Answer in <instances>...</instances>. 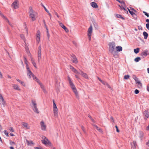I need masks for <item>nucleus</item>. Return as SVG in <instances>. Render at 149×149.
I'll list each match as a JSON object with an SVG mask.
<instances>
[{"mask_svg":"<svg viewBox=\"0 0 149 149\" xmlns=\"http://www.w3.org/2000/svg\"><path fill=\"white\" fill-rule=\"evenodd\" d=\"M109 52L112 54L113 56L117 57L118 55L117 52L115 50L116 44L114 42H111L109 44Z\"/></svg>","mask_w":149,"mask_h":149,"instance_id":"f257e3e1","label":"nucleus"},{"mask_svg":"<svg viewBox=\"0 0 149 149\" xmlns=\"http://www.w3.org/2000/svg\"><path fill=\"white\" fill-rule=\"evenodd\" d=\"M29 17L31 19L32 21L35 20L38 16V13L32 9L31 7H29Z\"/></svg>","mask_w":149,"mask_h":149,"instance_id":"f03ea898","label":"nucleus"},{"mask_svg":"<svg viewBox=\"0 0 149 149\" xmlns=\"http://www.w3.org/2000/svg\"><path fill=\"white\" fill-rule=\"evenodd\" d=\"M68 80L69 81V83L71 88H72L73 92L75 94L76 96L77 97L78 96V93L75 86L71 81L70 78L69 77H68Z\"/></svg>","mask_w":149,"mask_h":149,"instance_id":"7ed1b4c3","label":"nucleus"},{"mask_svg":"<svg viewBox=\"0 0 149 149\" xmlns=\"http://www.w3.org/2000/svg\"><path fill=\"white\" fill-rule=\"evenodd\" d=\"M53 109L54 116L55 117L58 118V109L54 100H53Z\"/></svg>","mask_w":149,"mask_h":149,"instance_id":"20e7f679","label":"nucleus"},{"mask_svg":"<svg viewBox=\"0 0 149 149\" xmlns=\"http://www.w3.org/2000/svg\"><path fill=\"white\" fill-rule=\"evenodd\" d=\"M32 103V107L34 112L37 113H38L39 111L37 107V104L35 101L32 100L31 101Z\"/></svg>","mask_w":149,"mask_h":149,"instance_id":"39448f33","label":"nucleus"},{"mask_svg":"<svg viewBox=\"0 0 149 149\" xmlns=\"http://www.w3.org/2000/svg\"><path fill=\"white\" fill-rule=\"evenodd\" d=\"M93 31V28L92 25H91L90 27L88 28V39L89 41H90L91 39V36Z\"/></svg>","mask_w":149,"mask_h":149,"instance_id":"423d86ee","label":"nucleus"},{"mask_svg":"<svg viewBox=\"0 0 149 149\" xmlns=\"http://www.w3.org/2000/svg\"><path fill=\"white\" fill-rule=\"evenodd\" d=\"M42 140L41 141L43 144L47 145L49 144L50 143L48 139L45 136H42Z\"/></svg>","mask_w":149,"mask_h":149,"instance_id":"0eeeda50","label":"nucleus"},{"mask_svg":"<svg viewBox=\"0 0 149 149\" xmlns=\"http://www.w3.org/2000/svg\"><path fill=\"white\" fill-rule=\"evenodd\" d=\"M38 62H39L41 58V47L40 46L38 47Z\"/></svg>","mask_w":149,"mask_h":149,"instance_id":"6e6552de","label":"nucleus"},{"mask_svg":"<svg viewBox=\"0 0 149 149\" xmlns=\"http://www.w3.org/2000/svg\"><path fill=\"white\" fill-rule=\"evenodd\" d=\"M40 124L41 127V129L43 131H45L46 130V125L43 121H41L40 123Z\"/></svg>","mask_w":149,"mask_h":149,"instance_id":"1a4fd4ad","label":"nucleus"},{"mask_svg":"<svg viewBox=\"0 0 149 149\" xmlns=\"http://www.w3.org/2000/svg\"><path fill=\"white\" fill-rule=\"evenodd\" d=\"M27 69V74L29 78H31V76H33V74L31 71L29 67L26 68Z\"/></svg>","mask_w":149,"mask_h":149,"instance_id":"9d476101","label":"nucleus"},{"mask_svg":"<svg viewBox=\"0 0 149 149\" xmlns=\"http://www.w3.org/2000/svg\"><path fill=\"white\" fill-rule=\"evenodd\" d=\"M0 15L7 22L9 25L11 27H13V25L10 23L7 18L4 15L2 14L1 12L0 11Z\"/></svg>","mask_w":149,"mask_h":149,"instance_id":"9b49d317","label":"nucleus"},{"mask_svg":"<svg viewBox=\"0 0 149 149\" xmlns=\"http://www.w3.org/2000/svg\"><path fill=\"white\" fill-rule=\"evenodd\" d=\"M143 115L145 119H146L149 117V110H145L143 113Z\"/></svg>","mask_w":149,"mask_h":149,"instance_id":"f8f14e48","label":"nucleus"},{"mask_svg":"<svg viewBox=\"0 0 149 149\" xmlns=\"http://www.w3.org/2000/svg\"><path fill=\"white\" fill-rule=\"evenodd\" d=\"M12 7L15 9H17L18 8V5L17 1L15 0L12 4Z\"/></svg>","mask_w":149,"mask_h":149,"instance_id":"ddd939ff","label":"nucleus"},{"mask_svg":"<svg viewBox=\"0 0 149 149\" xmlns=\"http://www.w3.org/2000/svg\"><path fill=\"white\" fill-rule=\"evenodd\" d=\"M40 32L39 31H38L36 35V40L38 43L40 42Z\"/></svg>","mask_w":149,"mask_h":149,"instance_id":"4468645a","label":"nucleus"},{"mask_svg":"<svg viewBox=\"0 0 149 149\" xmlns=\"http://www.w3.org/2000/svg\"><path fill=\"white\" fill-rule=\"evenodd\" d=\"M131 148L133 149H135L137 146V144L135 141H133L131 143Z\"/></svg>","mask_w":149,"mask_h":149,"instance_id":"2eb2a0df","label":"nucleus"},{"mask_svg":"<svg viewBox=\"0 0 149 149\" xmlns=\"http://www.w3.org/2000/svg\"><path fill=\"white\" fill-rule=\"evenodd\" d=\"M22 125H23V127L26 129H29L30 128V127L29 126L28 124L26 123L22 122Z\"/></svg>","mask_w":149,"mask_h":149,"instance_id":"dca6fc26","label":"nucleus"},{"mask_svg":"<svg viewBox=\"0 0 149 149\" xmlns=\"http://www.w3.org/2000/svg\"><path fill=\"white\" fill-rule=\"evenodd\" d=\"M80 74L82 77L86 79L88 78V76L86 73H84L81 70H80Z\"/></svg>","mask_w":149,"mask_h":149,"instance_id":"f3484780","label":"nucleus"},{"mask_svg":"<svg viewBox=\"0 0 149 149\" xmlns=\"http://www.w3.org/2000/svg\"><path fill=\"white\" fill-rule=\"evenodd\" d=\"M128 11L131 15H132V17H133L134 18H136L137 17V15L136 14L134 13L133 12L131 11L129 9L127 8Z\"/></svg>","mask_w":149,"mask_h":149,"instance_id":"a211bd4d","label":"nucleus"},{"mask_svg":"<svg viewBox=\"0 0 149 149\" xmlns=\"http://www.w3.org/2000/svg\"><path fill=\"white\" fill-rule=\"evenodd\" d=\"M31 63L32 64H33L34 66L36 68H37V67L35 61V60L33 58H32V57H31Z\"/></svg>","mask_w":149,"mask_h":149,"instance_id":"6ab92c4d","label":"nucleus"},{"mask_svg":"<svg viewBox=\"0 0 149 149\" xmlns=\"http://www.w3.org/2000/svg\"><path fill=\"white\" fill-rule=\"evenodd\" d=\"M91 6L95 8H97L98 7V6L97 4L95 2H92L91 3Z\"/></svg>","mask_w":149,"mask_h":149,"instance_id":"aec40b11","label":"nucleus"},{"mask_svg":"<svg viewBox=\"0 0 149 149\" xmlns=\"http://www.w3.org/2000/svg\"><path fill=\"white\" fill-rule=\"evenodd\" d=\"M13 88L17 90L20 91L21 89L19 88V86L17 84H13Z\"/></svg>","mask_w":149,"mask_h":149,"instance_id":"412c9836","label":"nucleus"},{"mask_svg":"<svg viewBox=\"0 0 149 149\" xmlns=\"http://www.w3.org/2000/svg\"><path fill=\"white\" fill-rule=\"evenodd\" d=\"M93 126L97 130L100 132H102V129L99 127L97 125H93Z\"/></svg>","mask_w":149,"mask_h":149,"instance_id":"4be33fe9","label":"nucleus"},{"mask_svg":"<svg viewBox=\"0 0 149 149\" xmlns=\"http://www.w3.org/2000/svg\"><path fill=\"white\" fill-rule=\"evenodd\" d=\"M136 83L137 84V86L139 88H141L142 87V83L139 81L136 82Z\"/></svg>","mask_w":149,"mask_h":149,"instance_id":"5701e85b","label":"nucleus"},{"mask_svg":"<svg viewBox=\"0 0 149 149\" xmlns=\"http://www.w3.org/2000/svg\"><path fill=\"white\" fill-rule=\"evenodd\" d=\"M116 51L118 52H120L122 50V48L120 46H118L116 47Z\"/></svg>","mask_w":149,"mask_h":149,"instance_id":"b1692460","label":"nucleus"},{"mask_svg":"<svg viewBox=\"0 0 149 149\" xmlns=\"http://www.w3.org/2000/svg\"><path fill=\"white\" fill-rule=\"evenodd\" d=\"M32 77L33 78V79H35V80L38 83H39V82L40 81L39 80L36 76L34 75V74L33 75Z\"/></svg>","mask_w":149,"mask_h":149,"instance_id":"393cba45","label":"nucleus"},{"mask_svg":"<svg viewBox=\"0 0 149 149\" xmlns=\"http://www.w3.org/2000/svg\"><path fill=\"white\" fill-rule=\"evenodd\" d=\"M115 16L117 17H118V18H121L123 19L124 20L125 19L124 18L122 17V15H119L118 14H116L115 15Z\"/></svg>","mask_w":149,"mask_h":149,"instance_id":"a878e982","label":"nucleus"},{"mask_svg":"<svg viewBox=\"0 0 149 149\" xmlns=\"http://www.w3.org/2000/svg\"><path fill=\"white\" fill-rule=\"evenodd\" d=\"M24 62L26 65V68L29 67L28 65V61L27 60V59L25 57H24Z\"/></svg>","mask_w":149,"mask_h":149,"instance_id":"bb28decb","label":"nucleus"},{"mask_svg":"<svg viewBox=\"0 0 149 149\" xmlns=\"http://www.w3.org/2000/svg\"><path fill=\"white\" fill-rule=\"evenodd\" d=\"M143 34L144 36V38L145 39H146L147 38L148 36V34L145 31H144L143 33Z\"/></svg>","mask_w":149,"mask_h":149,"instance_id":"cd10ccee","label":"nucleus"},{"mask_svg":"<svg viewBox=\"0 0 149 149\" xmlns=\"http://www.w3.org/2000/svg\"><path fill=\"white\" fill-rule=\"evenodd\" d=\"M147 55V52L146 51L143 52L141 54V56L143 57H146Z\"/></svg>","mask_w":149,"mask_h":149,"instance_id":"c85d7f7f","label":"nucleus"},{"mask_svg":"<svg viewBox=\"0 0 149 149\" xmlns=\"http://www.w3.org/2000/svg\"><path fill=\"white\" fill-rule=\"evenodd\" d=\"M72 61L74 63H77L78 61H77V58L75 57V56H73V59Z\"/></svg>","mask_w":149,"mask_h":149,"instance_id":"c756f323","label":"nucleus"},{"mask_svg":"<svg viewBox=\"0 0 149 149\" xmlns=\"http://www.w3.org/2000/svg\"><path fill=\"white\" fill-rule=\"evenodd\" d=\"M139 49L138 48H137L136 49H134V52L135 54H137L139 52Z\"/></svg>","mask_w":149,"mask_h":149,"instance_id":"7c9ffc66","label":"nucleus"},{"mask_svg":"<svg viewBox=\"0 0 149 149\" xmlns=\"http://www.w3.org/2000/svg\"><path fill=\"white\" fill-rule=\"evenodd\" d=\"M26 143L28 145H30L31 144H33L34 143L31 141H29L27 140H26Z\"/></svg>","mask_w":149,"mask_h":149,"instance_id":"2f4dec72","label":"nucleus"},{"mask_svg":"<svg viewBox=\"0 0 149 149\" xmlns=\"http://www.w3.org/2000/svg\"><path fill=\"white\" fill-rule=\"evenodd\" d=\"M132 77L135 80L136 82V81H138V79L135 75H133Z\"/></svg>","mask_w":149,"mask_h":149,"instance_id":"473e14b6","label":"nucleus"},{"mask_svg":"<svg viewBox=\"0 0 149 149\" xmlns=\"http://www.w3.org/2000/svg\"><path fill=\"white\" fill-rule=\"evenodd\" d=\"M118 2L121 3V6L123 7L125 6V3L124 1H120V2Z\"/></svg>","mask_w":149,"mask_h":149,"instance_id":"72a5a7b5","label":"nucleus"},{"mask_svg":"<svg viewBox=\"0 0 149 149\" xmlns=\"http://www.w3.org/2000/svg\"><path fill=\"white\" fill-rule=\"evenodd\" d=\"M141 60V59L140 57H137L134 59V61L136 62H138Z\"/></svg>","mask_w":149,"mask_h":149,"instance_id":"f704fd0d","label":"nucleus"},{"mask_svg":"<svg viewBox=\"0 0 149 149\" xmlns=\"http://www.w3.org/2000/svg\"><path fill=\"white\" fill-rule=\"evenodd\" d=\"M59 24V25L63 28L65 26L61 23L60 21L58 22Z\"/></svg>","mask_w":149,"mask_h":149,"instance_id":"c9c22d12","label":"nucleus"},{"mask_svg":"<svg viewBox=\"0 0 149 149\" xmlns=\"http://www.w3.org/2000/svg\"><path fill=\"white\" fill-rule=\"evenodd\" d=\"M72 71L74 72L75 73L79 74H80L79 72L77 70H76L75 69H74L72 70Z\"/></svg>","mask_w":149,"mask_h":149,"instance_id":"e433bc0d","label":"nucleus"},{"mask_svg":"<svg viewBox=\"0 0 149 149\" xmlns=\"http://www.w3.org/2000/svg\"><path fill=\"white\" fill-rule=\"evenodd\" d=\"M39 83V84L40 85V87H41V88H42V89L43 90L45 91V89L44 86L42 85V84H41L40 82V81L39 82V83Z\"/></svg>","mask_w":149,"mask_h":149,"instance_id":"4c0bfd02","label":"nucleus"},{"mask_svg":"<svg viewBox=\"0 0 149 149\" xmlns=\"http://www.w3.org/2000/svg\"><path fill=\"white\" fill-rule=\"evenodd\" d=\"M130 77V76L128 75H125L124 76V79H127Z\"/></svg>","mask_w":149,"mask_h":149,"instance_id":"58836bf2","label":"nucleus"},{"mask_svg":"<svg viewBox=\"0 0 149 149\" xmlns=\"http://www.w3.org/2000/svg\"><path fill=\"white\" fill-rule=\"evenodd\" d=\"M20 37L24 41L25 40V37L24 35L23 34H21L20 35Z\"/></svg>","mask_w":149,"mask_h":149,"instance_id":"ea45409f","label":"nucleus"},{"mask_svg":"<svg viewBox=\"0 0 149 149\" xmlns=\"http://www.w3.org/2000/svg\"><path fill=\"white\" fill-rule=\"evenodd\" d=\"M41 5L44 8L45 10L46 11L47 13H48L49 12V11L46 9V8L45 7V6L42 3H41Z\"/></svg>","mask_w":149,"mask_h":149,"instance_id":"a19ab883","label":"nucleus"},{"mask_svg":"<svg viewBox=\"0 0 149 149\" xmlns=\"http://www.w3.org/2000/svg\"><path fill=\"white\" fill-rule=\"evenodd\" d=\"M63 28L66 32H69L68 29L65 26Z\"/></svg>","mask_w":149,"mask_h":149,"instance_id":"79ce46f5","label":"nucleus"},{"mask_svg":"<svg viewBox=\"0 0 149 149\" xmlns=\"http://www.w3.org/2000/svg\"><path fill=\"white\" fill-rule=\"evenodd\" d=\"M2 102V104L3 105V107H5L6 105V103L4 101V100H3V101H1Z\"/></svg>","mask_w":149,"mask_h":149,"instance_id":"37998d69","label":"nucleus"},{"mask_svg":"<svg viewBox=\"0 0 149 149\" xmlns=\"http://www.w3.org/2000/svg\"><path fill=\"white\" fill-rule=\"evenodd\" d=\"M81 128L82 130L84 132V133L86 134V132L85 130L84 127L82 126H81Z\"/></svg>","mask_w":149,"mask_h":149,"instance_id":"c03bdc74","label":"nucleus"},{"mask_svg":"<svg viewBox=\"0 0 149 149\" xmlns=\"http://www.w3.org/2000/svg\"><path fill=\"white\" fill-rule=\"evenodd\" d=\"M123 10L124 11V12L125 13L127 14L128 13L127 10H126L124 7H123Z\"/></svg>","mask_w":149,"mask_h":149,"instance_id":"a18cd8bd","label":"nucleus"},{"mask_svg":"<svg viewBox=\"0 0 149 149\" xmlns=\"http://www.w3.org/2000/svg\"><path fill=\"white\" fill-rule=\"evenodd\" d=\"M143 13L145 15H146L147 16V17H149V15L148 14V13H146V12L144 11H143Z\"/></svg>","mask_w":149,"mask_h":149,"instance_id":"49530a36","label":"nucleus"},{"mask_svg":"<svg viewBox=\"0 0 149 149\" xmlns=\"http://www.w3.org/2000/svg\"><path fill=\"white\" fill-rule=\"evenodd\" d=\"M101 83H102L104 85H107L109 87V85L106 82H105L103 81H102V82H101Z\"/></svg>","mask_w":149,"mask_h":149,"instance_id":"de8ad7c7","label":"nucleus"},{"mask_svg":"<svg viewBox=\"0 0 149 149\" xmlns=\"http://www.w3.org/2000/svg\"><path fill=\"white\" fill-rule=\"evenodd\" d=\"M139 93V91L137 89H136L134 91V93L136 94H138Z\"/></svg>","mask_w":149,"mask_h":149,"instance_id":"09e8293b","label":"nucleus"},{"mask_svg":"<svg viewBox=\"0 0 149 149\" xmlns=\"http://www.w3.org/2000/svg\"><path fill=\"white\" fill-rule=\"evenodd\" d=\"M110 119L111 121L113 123H114V120L112 116L111 117Z\"/></svg>","mask_w":149,"mask_h":149,"instance_id":"8fccbe9b","label":"nucleus"},{"mask_svg":"<svg viewBox=\"0 0 149 149\" xmlns=\"http://www.w3.org/2000/svg\"><path fill=\"white\" fill-rule=\"evenodd\" d=\"M4 100L3 97H2L1 95L0 94V100L1 101H3V100Z\"/></svg>","mask_w":149,"mask_h":149,"instance_id":"3c124183","label":"nucleus"},{"mask_svg":"<svg viewBox=\"0 0 149 149\" xmlns=\"http://www.w3.org/2000/svg\"><path fill=\"white\" fill-rule=\"evenodd\" d=\"M9 130L12 132H14L13 129V127H10L9 128Z\"/></svg>","mask_w":149,"mask_h":149,"instance_id":"603ef678","label":"nucleus"},{"mask_svg":"<svg viewBox=\"0 0 149 149\" xmlns=\"http://www.w3.org/2000/svg\"><path fill=\"white\" fill-rule=\"evenodd\" d=\"M88 116L93 122L94 121V120L92 118L90 115H88Z\"/></svg>","mask_w":149,"mask_h":149,"instance_id":"864d4df0","label":"nucleus"},{"mask_svg":"<svg viewBox=\"0 0 149 149\" xmlns=\"http://www.w3.org/2000/svg\"><path fill=\"white\" fill-rule=\"evenodd\" d=\"M4 134H5L7 136H8V133L7 132L6 130H4Z\"/></svg>","mask_w":149,"mask_h":149,"instance_id":"5fc2aeb1","label":"nucleus"},{"mask_svg":"<svg viewBox=\"0 0 149 149\" xmlns=\"http://www.w3.org/2000/svg\"><path fill=\"white\" fill-rule=\"evenodd\" d=\"M115 127L116 128L117 132H119V130L118 129V126L117 125H116Z\"/></svg>","mask_w":149,"mask_h":149,"instance_id":"6e6d98bb","label":"nucleus"},{"mask_svg":"<svg viewBox=\"0 0 149 149\" xmlns=\"http://www.w3.org/2000/svg\"><path fill=\"white\" fill-rule=\"evenodd\" d=\"M34 148L35 149H43V148L41 147H35Z\"/></svg>","mask_w":149,"mask_h":149,"instance_id":"4d7b16f0","label":"nucleus"},{"mask_svg":"<svg viewBox=\"0 0 149 149\" xmlns=\"http://www.w3.org/2000/svg\"><path fill=\"white\" fill-rule=\"evenodd\" d=\"M146 26L147 29L149 30V24H146Z\"/></svg>","mask_w":149,"mask_h":149,"instance_id":"13d9d810","label":"nucleus"},{"mask_svg":"<svg viewBox=\"0 0 149 149\" xmlns=\"http://www.w3.org/2000/svg\"><path fill=\"white\" fill-rule=\"evenodd\" d=\"M20 84L22 85H23L24 86H25V83L23 81H21V82Z\"/></svg>","mask_w":149,"mask_h":149,"instance_id":"bf43d9fd","label":"nucleus"},{"mask_svg":"<svg viewBox=\"0 0 149 149\" xmlns=\"http://www.w3.org/2000/svg\"><path fill=\"white\" fill-rule=\"evenodd\" d=\"M3 78V75L1 72L0 71V78L2 79Z\"/></svg>","mask_w":149,"mask_h":149,"instance_id":"052dcab7","label":"nucleus"},{"mask_svg":"<svg viewBox=\"0 0 149 149\" xmlns=\"http://www.w3.org/2000/svg\"><path fill=\"white\" fill-rule=\"evenodd\" d=\"M70 68L72 70L74 69V68L71 65L70 66Z\"/></svg>","mask_w":149,"mask_h":149,"instance_id":"680f3d73","label":"nucleus"},{"mask_svg":"<svg viewBox=\"0 0 149 149\" xmlns=\"http://www.w3.org/2000/svg\"><path fill=\"white\" fill-rule=\"evenodd\" d=\"M55 14L58 17H59V16L56 12H55Z\"/></svg>","mask_w":149,"mask_h":149,"instance_id":"e2e57ef3","label":"nucleus"},{"mask_svg":"<svg viewBox=\"0 0 149 149\" xmlns=\"http://www.w3.org/2000/svg\"><path fill=\"white\" fill-rule=\"evenodd\" d=\"M47 36L48 38H49V37L50 36H49V31H47Z\"/></svg>","mask_w":149,"mask_h":149,"instance_id":"0e129e2a","label":"nucleus"},{"mask_svg":"<svg viewBox=\"0 0 149 149\" xmlns=\"http://www.w3.org/2000/svg\"><path fill=\"white\" fill-rule=\"evenodd\" d=\"M48 14H49V16H50V19H51V17H52V15H51V14L49 13V12L48 13H47Z\"/></svg>","mask_w":149,"mask_h":149,"instance_id":"69168bd1","label":"nucleus"},{"mask_svg":"<svg viewBox=\"0 0 149 149\" xmlns=\"http://www.w3.org/2000/svg\"><path fill=\"white\" fill-rule=\"evenodd\" d=\"M25 29H26V33L27 34H28V31L27 29V28L26 26H25Z\"/></svg>","mask_w":149,"mask_h":149,"instance_id":"338daca9","label":"nucleus"},{"mask_svg":"<svg viewBox=\"0 0 149 149\" xmlns=\"http://www.w3.org/2000/svg\"><path fill=\"white\" fill-rule=\"evenodd\" d=\"M16 79V80H17V81H18V82H19L20 83L21 82V81L19 79Z\"/></svg>","mask_w":149,"mask_h":149,"instance_id":"774afa93","label":"nucleus"}]
</instances>
